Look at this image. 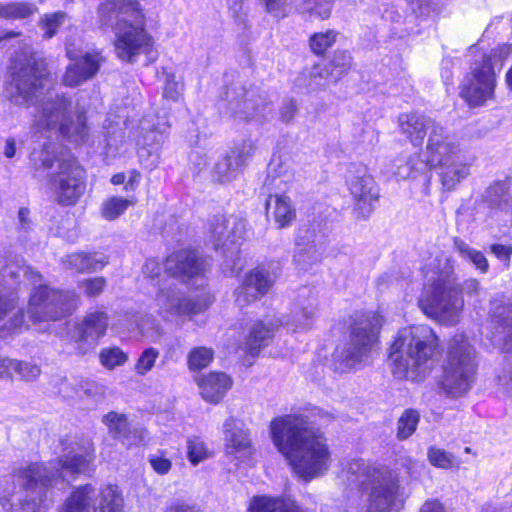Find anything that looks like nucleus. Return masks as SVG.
Listing matches in <instances>:
<instances>
[{
    "mask_svg": "<svg viewBox=\"0 0 512 512\" xmlns=\"http://www.w3.org/2000/svg\"><path fill=\"white\" fill-rule=\"evenodd\" d=\"M270 431L273 443L298 477L308 482L328 471L331 452L326 438L309 426L306 417L276 418L271 422Z\"/></svg>",
    "mask_w": 512,
    "mask_h": 512,
    "instance_id": "f257e3e1",
    "label": "nucleus"
},
{
    "mask_svg": "<svg viewBox=\"0 0 512 512\" xmlns=\"http://www.w3.org/2000/svg\"><path fill=\"white\" fill-rule=\"evenodd\" d=\"M98 27L115 33V51L125 62L133 63L148 54L153 38L145 29V16L137 0H104L97 7Z\"/></svg>",
    "mask_w": 512,
    "mask_h": 512,
    "instance_id": "f03ea898",
    "label": "nucleus"
},
{
    "mask_svg": "<svg viewBox=\"0 0 512 512\" xmlns=\"http://www.w3.org/2000/svg\"><path fill=\"white\" fill-rule=\"evenodd\" d=\"M439 353V339L427 325L400 330L389 349L388 362L398 379L419 381L432 369V360Z\"/></svg>",
    "mask_w": 512,
    "mask_h": 512,
    "instance_id": "7ed1b4c3",
    "label": "nucleus"
},
{
    "mask_svg": "<svg viewBox=\"0 0 512 512\" xmlns=\"http://www.w3.org/2000/svg\"><path fill=\"white\" fill-rule=\"evenodd\" d=\"M91 457L65 455L56 462L30 463L21 469L19 478L22 485L30 492L29 499L23 504L24 512H46L54 501V485L58 478L84 473Z\"/></svg>",
    "mask_w": 512,
    "mask_h": 512,
    "instance_id": "20e7f679",
    "label": "nucleus"
},
{
    "mask_svg": "<svg viewBox=\"0 0 512 512\" xmlns=\"http://www.w3.org/2000/svg\"><path fill=\"white\" fill-rule=\"evenodd\" d=\"M30 161L35 173L49 170L47 184L55 201L61 206H73L86 190L85 170L69 152L51 153L44 145L39 152H33Z\"/></svg>",
    "mask_w": 512,
    "mask_h": 512,
    "instance_id": "39448f33",
    "label": "nucleus"
},
{
    "mask_svg": "<svg viewBox=\"0 0 512 512\" xmlns=\"http://www.w3.org/2000/svg\"><path fill=\"white\" fill-rule=\"evenodd\" d=\"M349 484H358L367 499V512H392L399 498L396 472L385 466H374L363 460H352L342 471Z\"/></svg>",
    "mask_w": 512,
    "mask_h": 512,
    "instance_id": "423d86ee",
    "label": "nucleus"
},
{
    "mask_svg": "<svg viewBox=\"0 0 512 512\" xmlns=\"http://www.w3.org/2000/svg\"><path fill=\"white\" fill-rule=\"evenodd\" d=\"M382 324L383 317L377 312L353 315L348 327V339L334 353L337 369L347 372L364 362L378 342Z\"/></svg>",
    "mask_w": 512,
    "mask_h": 512,
    "instance_id": "0eeeda50",
    "label": "nucleus"
},
{
    "mask_svg": "<svg viewBox=\"0 0 512 512\" xmlns=\"http://www.w3.org/2000/svg\"><path fill=\"white\" fill-rule=\"evenodd\" d=\"M478 368V354L462 333L448 342L441 387L446 396L459 398L469 392Z\"/></svg>",
    "mask_w": 512,
    "mask_h": 512,
    "instance_id": "6e6552de",
    "label": "nucleus"
},
{
    "mask_svg": "<svg viewBox=\"0 0 512 512\" xmlns=\"http://www.w3.org/2000/svg\"><path fill=\"white\" fill-rule=\"evenodd\" d=\"M11 76L5 94L18 106H27L42 94L47 78L46 63L29 49L17 55L11 64Z\"/></svg>",
    "mask_w": 512,
    "mask_h": 512,
    "instance_id": "1a4fd4ad",
    "label": "nucleus"
},
{
    "mask_svg": "<svg viewBox=\"0 0 512 512\" xmlns=\"http://www.w3.org/2000/svg\"><path fill=\"white\" fill-rule=\"evenodd\" d=\"M457 153L458 147L446 133L445 129L438 124L429 132L426 145V160H420L418 154L411 157L401 155L395 160L392 172L397 177L405 179L411 177L413 173L446 165L456 158Z\"/></svg>",
    "mask_w": 512,
    "mask_h": 512,
    "instance_id": "9d476101",
    "label": "nucleus"
},
{
    "mask_svg": "<svg viewBox=\"0 0 512 512\" xmlns=\"http://www.w3.org/2000/svg\"><path fill=\"white\" fill-rule=\"evenodd\" d=\"M453 276H439L419 300V307L430 318L453 325L458 321L464 302Z\"/></svg>",
    "mask_w": 512,
    "mask_h": 512,
    "instance_id": "9b49d317",
    "label": "nucleus"
},
{
    "mask_svg": "<svg viewBox=\"0 0 512 512\" xmlns=\"http://www.w3.org/2000/svg\"><path fill=\"white\" fill-rule=\"evenodd\" d=\"M71 100L64 96H57L54 99H47L35 115L34 126L38 131L41 129L56 130L64 137L75 143H80L88 135L86 117L78 114L74 121L69 113Z\"/></svg>",
    "mask_w": 512,
    "mask_h": 512,
    "instance_id": "f8f14e48",
    "label": "nucleus"
},
{
    "mask_svg": "<svg viewBox=\"0 0 512 512\" xmlns=\"http://www.w3.org/2000/svg\"><path fill=\"white\" fill-rule=\"evenodd\" d=\"M223 100L227 110L241 120L264 117L271 111V101L258 87L247 86L240 76L232 77L224 87Z\"/></svg>",
    "mask_w": 512,
    "mask_h": 512,
    "instance_id": "ddd939ff",
    "label": "nucleus"
},
{
    "mask_svg": "<svg viewBox=\"0 0 512 512\" xmlns=\"http://www.w3.org/2000/svg\"><path fill=\"white\" fill-rule=\"evenodd\" d=\"M78 302V295L71 290L39 286L30 296L27 314L33 322L57 321L70 315Z\"/></svg>",
    "mask_w": 512,
    "mask_h": 512,
    "instance_id": "4468645a",
    "label": "nucleus"
},
{
    "mask_svg": "<svg viewBox=\"0 0 512 512\" xmlns=\"http://www.w3.org/2000/svg\"><path fill=\"white\" fill-rule=\"evenodd\" d=\"M500 57L495 53L483 55L471 66L460 85V97L470 106L479 107L494 97L497 85L495 65Z\"/></svg>",
    "mask_w": 512,
    "mask_h": 512,
    "instance_id": "2eb2a0df",
    "label": "nucleus"
},
{
    "mask_svg": "<svg viewBox=\"0 0 512 512\" xmlns=\"http://www.w3.org/2000/svg\"><path fill=\"white\" fill-rule=\"evenodd\" d=\"M96 491L90 485L77 487L58 512H122L124 499L116 485H108L100 492L99 507L95 506Z\"/></svg>",
    "mask_w": 512,
    "mask_h": 512,
    "instance_id": "dca6fc26",
    "label": "nucleus"
},
{
    "mask_svg": "<svg viewBox=\"0 0 512 512\" xmlns=\"http://www.w3.org/2000/svg\"><path fill=\"white\" fill-rule=\"evenodd\" d=\"M346 185L357 213L363 218L369 217L379 199V189L368 168L364 165H350Z\"/></svg>",
    "mask_w": 512,
    "mask_h": 512,
    "instance_id": "f3484780",
    "label": "nucleus"
},
{
    "mask_svg": "<svg viewBox=\"0 0 512 512\" xmlns=\"http://www.w3.org/2000/svg\"><path fill=\"white\" fill-rule=\"evenodd\" d=\"M491 324L494 328L493 341L503 352H512V302L510 300L495 299L492 302ZM498 381L502 385L512 381V364L504 368L503 375H498Z\"/></svg>",
    "mask_w": 512,
    "mask_h": 512,
    "instance_id": "a211bd4d",
    "label": "nucleus"
},
{
    "mask_svg": "<svg viewBox=\"0 0 512 512\" xmlns=\"http://www.w3.org/2000/svg\"><path fill=\"white\" fill-rule=\"evenodd\" d=\"M66 54L73 61L66 68L62 78L63 84L68 87H76L92 79L105 60L98 52L78 54L68 43L66 44Z\"/></svg>",
    "mask_w": 512,
    "mask_h": 512,
    "instance_id": "6ab92c4d",
    "label": "nucleus"
},
{
    "mask_svg": "<svg viewBox=\"0 0 512 512\" xmlns=\"http://www.w3.org/2000/svg\"><path fill=\"white\" fill-rule=\"evenodd\" d=\"M155 301L158 314L167 321L202 311L199 303L184 296L173 283L161 288L156 294Z\"/></svg>",
    "mask_w": 512,
    "mask_h": 512,
    "instance_id": "aec40b11",
    "label": "nucleus"
},
{
    "mask_svg": "<svg viewBox=\"0 0 512 512\" xmlns=\"http://www.w3.org/2000/svg\"><path fill=\"white\" fill-rule=\"evenodd\" d=\"M275 283V275L264 268H256L245 275L241 285L234 291L235 302L240 308L268 294Z\"/></svg>",
    "mask_w": 512,
    "mask_h": 512,
    "instance_id": "412c9836",
    "label": "nucleus"
},
{
    "mask_svg": "<svg viewBox=\"0 0 512 512\" xmlns=\"http://www.w3.org/2000/svg\"><path fill=\"white\" fill-rule=\"evenodd\" d=\"M253 151L254 146L250 141H245L240 147L231 150L215 163L212 172L213 179L219 183L230 182L236 176L238 169L245 165Z\"/></svg>",
    "mask_w": 512,
    "mask_h": 512,
    "instance_id": "4be33fe9",
    "label": "nucleus"
},
{
    "mask_svg": "<svg viewBox=\"0 0 512 512\" xmlns=\"http://www.w3.org/2000/svg\"><path fill=\"white\" fill-rule=\"evenodd\" d=\"M210 231L214 247L219 249L242 239L246 233V223L234 215H217L211 223Z\"/></svg>",
    "mask_w": 512,
    "mask_h": 512,
    "instance_id": "5701e85b",
    "label": "nucleus"
},
{
    "mask_svg": "<svg viewBox=\"0 0 512 512\" xmlns=\"http://www.w3.org/2000/svg\"><path fill=\"white\" fill-rule=\"evenodd\" d=\"M205 260L194 250H181L166 258L165 270L175 277L191 278L205 270Z\"/></svg>",
    "mask_w": 512,
    "mask_h": 512,
    "instance_id": "b1692460",
    "label": "nucleus"
},
{
    "mask_svg": "<svg viewBox=\"0 0 512 512\" xmlns=\"http://www.w3.org/2000/svg\"><path fill=\"white\" fill-rule=\"evenodd\" d=\"M398 125L402 134L415 146H420L427 132L438 126L434 120L417 111L403 112L398 116Z\"/></svg>",
    "mask_w": 512,
    "mask_h": 512,
    "instance_id": "393cba45",
    "label": "nucleus"
},
{
    "mask_svg": "<svg viewBox=\"0 0 512 512\" xmlns=\"http://www.w3.org/2000/svg\"><path fill=\"white\" fill-rule=\"evenodd\" d=\"M61 264L72 272L93 273L102 270L108 264V258L102 253L79 251L62 257Z\"/></svg>",
    "mask_w": 512,
    "mask_h": 512,
    "instance_id": "a878e982",
    "label": "nucleus"
},
{
    "mask_svg": "<svg viewBox=\"0 0 512 512\" xmlns=\"http://www.w3.org/2000/svg\"><path fill=\"white\" fill-rule=\"evenodd\" d=\"M202 398L213 404L219 403L232 387V379L223 372H210L197 381Z\"/></svg>",
    "mask_w": 512,
    "mask_h": 512,
    "instance_id": "bb28decb",
    "label": "nucleus"
},
{
    "mask_svg": "<svg viewBox=\"0 0 512 512\" xmlns=\"http://www.w3.org/2000/svg\"><path fill=\"white\" fill-rule=\"evenodd\" d=\"M107 327L108 317L104 312L89 313L77 328L79 340L94 346L98 339L105 334Z\"/></svg>",
    "mask_w": 512,
    "mask_h": 512,
    "instance_id": "cd10ccee",
    "label": "nucleus"
},
{
    "mask_svg": "<svg viewBox=\"0 0 512 512\" xmlns=\"http://www.w3.org/2000/svg\"><path fill=\"white\" fill-rule=\"evenodd\" d=\"M267 216L272 217L278 228L289 226L295 219L296 212L288 197L283 195H270L265 204Z\"/></svg>",
    "mask_w": 512,
    "mask_h": 512,
    "instance_id": "c85d7f7f",
    "label": "nucleus"
},
{
    "mask_svg": "<svg viewBox=\"0 0 512 512\" xmlns=\"http://www.w3.org/2000/svg\"><path fill=\"white\" fill-rule=\"evenodd\" d=\"M280 326V323H264L256 321L250 328L246 341V348L250 355L257 356L261 349L269 344L274 330Z\"/></svg>",
    "mask_w": 512,
    "mask_h": 512,
    "instance_id": "c756f323",
    "label": "nucleus"
},
{
    "mask_svg": "<svg viewBox=\"0 0 512 512\" xmlns=\"http://www.w3.org/2000/svg\"><path fill=\"white\" fill-rule=\"evenodd\" d=\"M311 235L301 237L296 244L294 261L301 270H308L321 261V248L311 240Z\"/></svg>",
    "mask_w": 512,
    "mask_h": 512,
    "instance_id": "7c9ffc66",
    "label": "nucleus"
},
{
    "mask_svg": "<svg viewBox=\"0 0 512 512\" xmlns=\"http://www.w3.org/2000/svg\"><path fill=\"white\" fill-rule=\"evenodd\" d=\"M224 439L228 454L245 450L250 445L246 432L242 429L239 420L229 417L223 424Z\"/></svg>",
    "mask_w": 512,
    "mask_h": 512,
    "instance_id": "2f4dec72",
    "label": "nucleus"
},
{
    "mask_svg": "<svg viewBox=\"0 0 512 512\" xmlns=\"http://www.w3.org/2000/svg\"><path fill=\"white\" fill-rule=\"evenodd\" d=\"M483 201L491 210L508 212L512 209V197L504 182H497L488 187L483 195Z\"/></svg>",
    "mask_w": 512,
    "mask_h": 512,
    "instance_id": "473e14b6",
    "label": "nucleus"
},
{
    "mask_svg": "<svg viewBox=\"0 0 512 512\" xmlns=\"http://www.w3.org/2000/svg\"><path fill=\"white\" fill-rule=\"evenodd\" d=\"M317 312V300L315 297L299 299L291 312V320L295 330H306L312 326Z\"/></svg>",
    "mask_w": 512,
    "mask_h": 512,
    "instance_id": "72a5a7b5",
    "label": "nucleus"
},
{
    "mask_svg": "<svg viewBox=\"0 0 512 512\" xmlns=\"http://www.w3.org/2000/svg\"><path fill=\"white\" fill-rule=\"evenodd\" d=\"M453 247L463 260L471 263L481 274H486L489 271L488 259L482 251L471 247L459 237L453 238Z\"/></svg>",
    "mask_w": 512,
    "mask_h": 512,
    "instance_id": "f704fd0d",
    "label": "nucleus"
},
{
    "mask_svg": "<svg viewBox=\"0 0 512 512\" xmlns=\"http://www.w3.org/2000/svg\"><path fill=\"white\" fill-rule=\"evenodd\" d=\"M306 87L309 91H319L327 88L330 84L336 83L337 79L327 63L315 64L304 74Z\"/></svg>",
    "mask_w": 512,
    "mask_h": 512,
    "instance_id": "c9c22d12",
    "label": "nucleus"
},
{
    "mask_svg": "<svg viewBox=\"0 0 512 512\" xmlns=\"http://www.w3.org/2000/svg\"><path fill=\"white\" fill-rule=\"evenodd\" d=\"M334 0H300L298 10L309 20H327L332 13Z\"/></svg>",
    "mask_w": 512,
    "mask_h": 512,
    "instance_id": "e433bc0d",
    "label": "nucleus"
},
{
    "mask_svg": "<svg viewBox=\"0 0 512 512\" xmlns=\"http://www.w3.org/2000/svg\"><path fill=\"white\" fill-rule=\"evenodd\" d=\"M439 167L441 168V183L446 190L453 189L469 174V167L461 162H457L455 158L446 165Z\"/></svg>",
    "mask_w": 512,
    "mask_h": 512,
    "instance_id": "4c0bfd02",
    "label": "nucleus"
},
{
    "mask_svg": "<svg viewBox=\"0 0 512 512\" xmlns=\"http://www.w3.org/2000/svg\"><path fill=\"white\" fill-rule=\"evenodd\" d=\"M26 467L27 465L21 467L13 476L6 475L0 478V505L5 511H10L12 509L13 504L10 498L16 489V485L14 483V478H16L19 485L27 492L26 498L21 502V511L24 512L23 504L26 502V500L29 499L30 492L22 485V480L19 478V473L21 469Z\"/></svg>",
    "mask_w": 512,
    "mask_h": 512,
    "instance_id": "58836bf2",
    "label": "nucleus"
},
{
    "mask_svg": "<svg viewBox=\"0 0 512 512\" xmlns=\"http://www.w3.org/2000/svg\"><path fill=\"white\" fill-rule=\"evenodd\" d=\"M50 392L63 400H75L82 396L79 391V381L70 380L63 376H53L49 381Z\"/></svg>",
    "mask_w": 512,
    "mask_h": 512,
    "instance_id": "ea45409f",
    "label": "nucleus"
},
{
    "mask_svg": "<svg viewBox=\"0 0 512 512\" xmlns=\"http://www.w3.org/2000/svg\"><path fill=\"white\" fill-rule=\"evenodd\" d=\"M291 500L267 496L254 497L248 512H288Z\"/></svg>",
    "mask_w": 512,
    "mask_h": 512,
    "instance_id": "a19ab883",
    "label": "nucleus"
},
{
    "mask_svg": "<svg viewBox=\"0 0 512 512\" xmlns=\"http://www.w3.org/2000/svg\"><path fill=\"white\" fill-rule=\"evenodd\" d=\"M214 359V350L206 346L192 348L187 354V366L190 371H200L209 366Z\"/></svg>",
    "mask_w": 512,
    "mask_h": 512,
    "instance_id": "79ce46f5",
    "label": "nucleus"
},
{
    "mask_svg": "<svg viewBox=\"0 0 512 512\" xmlns=\"http://www.w3.org/2000/svg\"><path fill=\"white\" fill-rule=\"evenodd\" d=\"M414 15L421 20H435L442 11L437 0H407Z\"/></svg>",
    "mask_w": 512,
    "mask_h": 512,
    "instance_id": "37998d69",
    "label": "nucleus"
},
{
    "mask_svg": "<svg viewBox=\"0 0 512 512\" xmlns=\"http://www.w3.org/2000/svg\"><path fill=\"white\" fill-rule=\"evenodd\" d=\"M338 36L339 32L334 29L312 34L309 39L311 51L319 56L325 54L336 43Z\"/></svg>",
    "mask_w": 512,
    "mask_h": 512,
    "instance_id": "c03bdc74",
    "label": "nucleus"
},
{
    "mask_svg": "<svg viewBox=\"0 0 512 512\" xmlns=\"http://www.w3.org/2000/svg\"><path fill=\"white\" fill-rule=\"evenodd\" d=\"M136 199L122 198V197H111L106 200L102 205V215L105 219L112 221L122 215L129 206L135 205Z\"/></svg>",
    "mask_w": 512,
    "mask_h": 512,
    "instance_id": "a18cd8bd",
    "label": "nucleus"
},
{
    "mask_svg": "<svg viewBox=\"0 0 512 512\" xmlns=\"http://www.w3.org/2000/svg\"><path fill=\"white\" fill-rule=\"evenodd\" d=\"M66 19L67 14L63 11L42 15L38 21V26L44 32L43 37L46 39L54 37Z\"/></svg>",
    "mask_w": 512,
    "mask_h": 512,
    "instance_id": "49530a36",
    "label": "nucleus"
},
{
    "mask_svg": "<svg viewBox=\"0 0 512 512\" xmlns=\"http://www.w3.org/2000/svg\"><path fill=\"white\" fill-rule=\"evenodd\" d=\"M420 420L419 413L414 409H406L397 422V438L408 439L415 431Z\"/></svg>",
    "mask_w": 512,
    "mask_h": 512,
    "instance_id": "de8ad7c7",
    "label": "nucleus"
},
{
    "mask_svg": "<svg viewBox=\"0 0 512 512\" xmlns=\"http://www.w3.org/2000/svg\"><path fill=\"white\" fill-rule=\"evenodd\" d=\"M79 391L82 396H78V399L88 400L93 404H97L105 399L107 387L93 380H80Z\"/></svg>",
    "mask_w": 512,
    "mask_h": 512,
    "instance_id": "09e8293b",
    "label": "nucleus"
},
{
    "mask_svg": "<svg viewBox=\"0 0 512 512\" xmlns=\"http://www.w3.org/2000/svg\"><path fill=\"white\" fill-rule=\"evenodd\" d=\"M102 421L115 439L120 440L124 433L129 430L130 424L125 414L111 411L103 417Z\"/></svg>",
    "mask_w": 512,
    "mask_h": 512,
    "instance_id": "8fccbe9b",
    "label": "nucleus"
},
{
    "mask_svg": "<svg viewBox=\"0 0 512 512\" xmlns=\"http://www.w3.org/2000/svg\"><path fill=\"white\" fill-rule=\"evenodd\" d=\"M100 363L108 370L121 366L128 361V354L119 347H109L101 350L99 354Z\"/></svg>",
    "mask_w": 512,
    "mask_h": 512,
    "instance_id": "3c124183",
    "label": "nucleus"
},
{
    "mask_svg": "<svg viewBox=\"0 0 512 512\" xmlns=\"http://www.w3.org/2000/svg\"><path fill=\"white\" fill-rule=\"evenodd\" d=\"M327 64L332 70L337 81H339L341 77L352 67L353 58L347 51H337L334 54L333 59Z\"/></svg>",
    "mask_w": 512,
    "mask_h": 512,
    "instance_id": "603ef678",
    "label": "nucleus"
},
{
    "mask_svg": "<svg viewBox=\"0 0 512 512\" xmlns=\"http://www.w3.org/2000/svg\"><path fill=\"white\" fill-rule=\"evenodd\" d=\"M137 327L143 336L153 340L163 334L160 324L151 315H140L137 319Z\"/></svg>",
    "mask_w": 512,
    "mask_h": 512,
    "instance_id": "864d4df0",
    "label": "nucleus"
},
{
    "mask_svg": "<svg viewBox=\"0 0 512 512\" xmlns=\"http://www.w3.org/2000/svg\"><path fill=\"white\" fill-rule=\"evenodd\" d=\"M158 357L159 351L156 348H146L137 359V362L134 366L135 372L138 375L144 376L154 367Z\"/></svg>",
    "mask_w": 512,
    "mask_h": 512,
    "instance_id": "5fc2aeb1",
    "label": "nucleus"
},
{
    "mask_svg": "<svg viewBox=\"0 0 512 512\" xmlns=\"http://www.w3.org/2000/svg\"><path fill=\"white\" fill-rule=\"evenodd\" d=\"M12 371L16 372L21 380L27 382L36 380L41 374L38 365L27 361L13 360Z\"/></svg>",
    "mask_w": 512,
    "mask_h": 512,
    "instance_id": "6e6d98bb",
    "label": "nucleus"
},
{
    "mask_svg": "<svg viewBox=\"0 0 512 512\" xmlns=\"http://www.w3.org/2000/svg\"><path fill=\"white\" fill-rule=\"evenodd\" d=\"M106 285L107 280L104 277H92L83 279L79 283V288L83 291L85 296L96 298L103 293Z\"/></svg>",
    "mask_w": 512,
    "mask_h": 512,
    "instance_id": "4d7b16f0",
    "label": "nucleus"
},
{
    "mask_svg": "<svg viewBox=\"0 0 512 512\" xmlns=\"http://www.w3.org/2000/svg\"><path fill=\"white\" fill-rule=\"evenodd\" d=\"M18 304V297L13 289L0 286V321Z\"/></svg>",
    "mask_w": 512,
    "mask_h": 512,
    "instance_id": "13d9d810",
    "label": "nucleus"
},
{
    "mask_svg": "<svg viewBox=\"0 0 512 512\" xmlns=\"http://www.w3.org/2000/svg\"><path fill=\"white\" fill-rule=\"evenodd\" d=\"M187 455L189 461L196 465L207 457V450L204 442L198 438L193 437L187 441Z\"/></svg>",
    "mask_w": 512,
    "mask_h": 512,
    "instance_id": "bf43d9fd",
    "label": "nucleus"
},
{
    "mask_svg": "<svg viewBox=\"0 0 512 512\" xmlns=\"http://www.w3.org/2000/svg\"><path fill=\"white\" fill-rule=\"evenodd\" d=\"M10 19H26L38 12V7L29 2H10Z\"/></svg>",
    "mask_w": 512,
    "mask_h": 512,
    "instance_id": "052dcab7",
    "label": "nucleus"
},
{
    "mask_svg": "<svg viewBox=\"0 0 512 512\" xmlns=\"http://www.w3.org/2000/svg\"><path fill=\"white\" fill-rule=\"evenodd\" d=\"M428 458L432 465L443 469L450 468L454 464V457L452 454L434 447L429 449Z\"/></svg>",
    "mask_w": 512,
    "mask_h": 512,
    "instance_id": "680f3d73",
    "label": "nucleus"
},
{
    "mask_svg": "<svg viewBox=\"0 0 512 512\" xmlns=\"http://www.w3.org/2000/svg\"><path fill=\"white\" fill-rule=\"evenodd\" d=\"M183 84L176 80L174 74H167L164 86L163 96L166 99L177 101L183 91Z\"/></svg>",
    "mask_w": 512,
    "mask_h": 512,
    "instance_id": "e2e57ef3",
    "label": "nucleus"
},
{
    "mask_svg": "<svg viewBox=\"0 0 512 512\" xmlns=\"http://www.w3.org/2000/svg\"><path fill=\"white\" fill-rule=\"evenodd\" d=\"M145 438L146 430L142 428H134L129 425V430L124 433L119 441L129 447L143 443Z\"/></svg>",
    "mask_w": 512,
    "mask_h": 512,
    "instance_id": "0e129e2a",
    "label": "nucleus"
},
{
    "mask_svg": "<svg viewBox=\"0 0 512 512\" xmlns=\"http://www.w3.org/2000/svg\"><path fill=\"white\" fill-rule=\"evenodd\" d=\"M266 11L277 19L287 16L285 10L290 0H263Z\"/></svg>",
    "mask_w": 512,
    "mask_h": 512,
    "instance_id": "69168bd1",
    "label": "nucleus"
},
{
    "mask_svg": "<svg viewBox=\"0 0 512 512\" xmlns=\"http://www.w3.org/2000/svg\"><path fill=\"white\" fill-rule=\"evenodd\" d=\"M490 252L494 254L506 269L510 267L512 257V246L503 244H492L490 246Z\"/></svg>",
    "mask_w": 512,
    "mask_h": 512,
    "instance_id": "338daca9",
    "label": "nucleus"
},
{
    "mask_svg": "<svg viewBox=\"0 0 512 512\" xmlns=\"http://www.w3.org/2000/svg\"><path fill=\"white\" fill-rule=\"evenodd\" d=\"M298 112V105L294 99L284 101L280 110L281 120L290 123Z\"/></svg>",
    "mask_w": 512,
    "mask_h": 512,
    "instance_id": "774afa93",
    "label": "nucleus"
}]
</instances>
